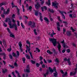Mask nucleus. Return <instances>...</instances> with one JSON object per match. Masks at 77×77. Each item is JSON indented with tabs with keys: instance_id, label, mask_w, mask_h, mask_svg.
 <instances>
[{
	"instance_id": "obj_64",
	"label": "nucleus",
	"mask_w": 77,
	"mask_h": 77,
	"mask_svg": "<svg viewBox=\"0 0 77 77\" xmlns=\"http://www.w3.org/2000/svg\"><path fill=\"white\" fill-rule=\"evenodd\" d=\"M32 24V22L31 21L29 22V25H31V24Z\"/></svg>"
},
{
	"instance_id": "obj_8",
	"label": "nucleus",
	"mask_w": 77,
	"mask_h": 77,
	"mask_svg": "<svg viewBox=\"0 0 77 77\" xmlns=\"http://www.w3.org/2000/svg\"><path fill=\"white\" fill-rule=\"evenodd\" d=\"M19 45L20 47V50L21 51H23V48H22V44H21V42H20L19 43Z\"/></svg>"
},
{
	"instance_id": "obj_40",
	"label": "nucleus",
	"mask_w": 77,
	"mask_h": 77,
	"mask_svg": "<svg viewBox=\"0 0 77 77\" xmlns=\"http://www.w3.org/2000/svg\"><path fill=\"white\" fill-rule=\"evenodd\" d=\"M21 26L22 27H23V29H24V26L23 24V23H21Z\"/></svg>"
},
{
	"instance_id": "obj_2",
	"label": "nucleus",
	"mask_w": 77,
	"mask_h": 77,
	"mask_svg": "<svg viewBox=\"0 0 77 77\" xmlns=\"http://www.w3.org/2000/svg\"><path fill=\"white\" fill-rule=\"evenodd\" d=\"M5 22H6V23L8 22V24L10 26V29H12V28H14V27H15V30H17V24H16V23H14V25H12V22L11 21V19H10V18H6L5 20Z\"/></svg>"
},
{
	"instance_id": "obj_4",
	"label": "nucleus",
	"mask_w": 77,
	"mask_h": 77,
	"mask_svg": "<svg viewBox=\"0 0 77 77\" xmlns=\"http://www.w3.org/2000/svg\"><path fill=\"white\" fill-rule=\"evenodd\" d=\"M26 49L27 50H28V52H29V53L30 54V56L32 59H33V56H32V53L30 52V48L29 47H28V46L27 45H26Z\"/></svg>"
},
{
	"instance_id": "obj_33",
	"label": "nucleus",
	"mask_w": 77,
	"mask_h": 77,
	"mask_svg": "<svg viewBox=\"0 0 77 77\" xmlns=\"http://www.w3.org/2000/svg\"><path fill=\"white\" fill-rule=\"evenodd\" d=\"M40 19L41 21H43V19H42V16H40Z\"/></svg>"
},
{
	"instance_id": "obj_45",
	"label": "nucleus",
	"mask_w": 77,
	"mask_h": 77,
	"mask_svg": "<svg viewBox=\"0 0 77 77\" xmlns=\"http://www.w3.org/2000/svg\"><path fill=\"white\" fill-rule=\"evenodd\" d=\"M57 28L58 31H60V29L59 26H57Z\"/></svg>"
},
{
	"instance_id": "obj_46",
	"label": "nucleus",
	"mask_w": 77,
	"mask_h": 77,
	"mask_svg": "<svg viewBox=\"0 0 77 77\" xmlns=\"http://www.w3.org/2000/svg\"><path fill=\"white\" fill-rule=\"evenodd\" d=\"M71 29L72 30V32H74L75 31V30L73 29L72 27H71Z\"/></svg>"
},
{
	"instance_id": "obj_19",
	"label": "nucleus",
	"mask_w": 77,
	"mask_h": 77,
	"mask_svg": "<svg viewBox=\"0 0 77 77\" xmlns=\"http://www.w3.org/2000/svg\"><path fill=\"white\" fill-rule=\"evenodd\" d=\"M10 11V9H9V8H8L7 9V11L6 12V13H4V14H8L9 13Z\"/></svg>"
},
{
	"instance_id": "obj_47",
	"label": "nucleus",
	"mask_w": 77,
	"mask_h": 77,
	"mask_svg": "<svg viewBox=\"0 0 77 77\" xmlns=\"http://www.w3.org/2000/svg\"><path fill=\"white\" fill-rule=\"evenodd\" d=\"M12 19H13V18H15V15H14V14H13V15H12Z\"/></svg>"
},
{
	"instance_id": "obj_54",
	"label": "nucleus",
	"mask_w": 77,
	"mask_h": 77,
	"mask_svg": "<svg viewBox=\"0 0 77 77\" xmlns=\"http://www.w3.org/2000/svg\"><path fill=\"white\" fill-rule=\"evenodd\" d=\"M42 68H45V64H43L42 65Z\"/></svg>"
},
{
	"instance_id": "obj_34",
	"label": "nucleus",
	"mask_w": 77,
	"mask_h": 77,
	"mask_svg": "<svg viewBox=\"0 0 77 77\" xmlns=\"http://www.w3.org/2000/svg\"><path fill=\"white\" fill-rule=\"evenodd\" d=\"M14 65L15 67H17L18 66V65H17V63H15Z\"/></svg>"
},
{
	"instance_id": "obj_14",
	"label": "nucleus",
	"mask_w": 77,
	"mask_h": 77,
	"mask_svg": "<svg viewBox=\"0 0 77 77\" xmlns=\"http://www.w3.org/2000/svg\"><path fill=\"white\" fill-rule=\"evenodd\" d=\"M3 5H6V2H3L0 4V7H2Z\"/></svg>"
},
{
	"instance_id": "obj_29",
	"label": "nucleus",
	"mask_w": 77,
	"mask_h": 77,
	"mask_svg": "<svg viewBox=\"0 0 77 77\" xmlns=\"http://www.w3.org/2000/svg\"><path fill=\"white\" fill-rule=\"evenodd\" d=\"M22 60L23 62V63H25V61H26V59L25 57H23L22 58Z\"/></svg>"
},
{
	"instance_id": "obj_52",
	"label": "nucleus",
	"mask_w": 77,
	"mask_h": 77,
	"mask_svg": "<svg viewBox=\"0 0 77 77\" xmlns=\"http://www.w3.org/2000/svg\"><path fill=\"white\" fill-rule=\"evenodd\" d=\"M66 32V29H63V33L64 34L65 33V32Z\"/></svg>"
},
{
	"instance_id": "obj_17",
	"label": "nucleus",
	"mask_w": 77,
	"mask_h": 77,
	"mask_svg": "<svg viewBox=\"0 0 77 77\" xmlns=\"http://www.w3.org/2000/svg\"><path fill=\"white\" fill-rule=\"evenodd\" d=\"M2 42L4 45V46H5V47H6V41H5V39H3Z\"/></svg>"
},
{
	"instance_id": "obj_21",
	"label": "nucleus",
	"mask_w": 77,
	"mask_h": 77,
	"mask_svg": "<svg viewBox=\"0 0 77 77\" xmlns=\"http://www.w3.org/2000/svg\"><path fill=\"white\" fill-rule=\"evenodd\" d=\"M26 57L27 59H30V57L28 55L26 54Z\"/></svg>"
},
{
	"instance_id": "obj_50",
	"label": "nucleus",
	"mask_w": 77,
	"mask_h": 77,
	"mask_svg": "<svg viewBox=\"0 0 77 77\" xmlns=\"http://www.w3.org/2000/svg\"><path fill=\"white\" fill-rule=\"evenodd\" d=\"M22 6L23 9V12H24L25 11V9H24V6H23V5H22Z\"/></svg>"
},
{
	"instance_id": "obj_57",
	"label": "nucleus",
	"mask_w": 77,
	"mask_h": 77,
	"mask_svg": "<svg viewBox=\"0 0 77 77\" xmlns=\"http://www.w3.org/2000/svg\"><path fill=\"white\" fill-rule=\"evenodd\" d=\"M48 63H51L52 61L51 60H48Z\"/></svg>"
},
{
	"instance_id": "obj_13",
	"label": "nucleus",
	"mask_w": 77,
	"mask_h": 77,
	"mask_svg": "<svg viewBox=\"0 0 77 77\" xmlns=\"http://www.w3.org/2000/svg\"><path fill=\"white\" fill-rule=\"evenodd\" d=\"M0 55L1 56H3L4 57L3 58L4 59H6V54H5V53H0Z\"/></svg>"
},
{
	"instance_id": "obj_44",
	"label": "nucleus",
	"mask_w": 77,
	"mask_h": 77,
	"mask_svg": "<svg viewBox=\"0 0 77 77\" xmlns=\"http://www.w3.org/2000/svg\"><path fill=\"white\" fill-rule=\"evenodd\" d=\"M38 11H35V15L36 16L38 15Z\"/></svg>"
},
{
	"instance_id": "obj_1",
	"label": "nucleus",
	"mask_w": 77,
	"mask_h": 77,
	"mask_svg": "<svg viewBox=\"0 0 77 77\" xmlns=\"http://www.w3.org/2000/svg\"><path fill=\"white\" fill-rule=\"evenodd\" d=\"M56 39H54V38H49V41L51 42H52L53 45L54 46H56V45L58 44V49L60 51V48H61V45H60L59 43V42H57L56 41Z\"/></svg>"
},
{
	"instance_id": "obj_3",
	"label": "nucleus",
	"mask_w": 77,
	"mask_h": 77,
	"mask_svg": "<svg viewBox=\"0 0 77 77\" xmlns=\"http://www.w3.org/2000/svg\"><path fill=\"white\" fill-rule=\"evenodd\" d=\"M49 69L50 72H53L54 71L55 72V73H54V77H57V75H58L57 72V71H56V69L55 67L54 68L53 70V69H52L51 68V67H49Z\"/></svg>"
},
{
	"instance_id": "obj_5",
	"label": "nucleus",
	"mask_w": 77,
	"mask_h": 77,
	"mask_svg": "<svg viewBox=\"0 0 77 77\" xmlns=\"http://www.w3.org/2000/svg\"><path fill=\"white\" fill-rule=\"evenodd\" d=\"M35 8L37 9H38L39 8L41 7V5L39 4V2H37V4L35 5Z\"/></svg>"
},
{
	"instance_id": "obj_61",
	"label": "nucleus",
	"mask_w": 77,
	"mask_h": 77,
	"mask_svg": "<svg viewBox=\"0 0 77 77\" xmlns=\"http://www.w3.org/2000/svg\"><path fill=\"white\" fill-rule=\"evenodd\" d=\"M36 51H38V52H39L40 50H39V49H38V48H36Z\"/></svg>"
},
{
	"instance_id": "obj_60",
	"label": "nucleus",
	"mask_w": 77,
	"mask_h": 77,
	"mask_svg": "<svg viewBox=\"0 0 77 77\" xmlns=\"http://www.w3.org/2000/svg\"><path fill=\"white\" fill-rule=\"evenodd\" d=\"M40 39H41V38L39 37H37V40H40Z\"/></svg>"
},
{
	"instance_id": "obj_48",
	"label": "nucleus",
	"mask_w": 77,
	"mask_h": 77,
	"mask_svg": "<svg viewBox=\"0 0 77 77\" xmlns=\"http://www.w3.org/2000/svg\"><path fill=\"white\" fill-rule=\"evenodd\" d=\"M26 43L27 44H28L29 45H30V42H29V41L28 40L26 41Z\"/></svg>"
},
{
	"instance_id": "obj_35",
	"label": "nucleus",
	"mask_w": 77,
	"mask_h": 77,
	"mask_svg": "<svg viewBox=\"0 0 77 77\" xmlns=\"http://www.w3.org/2000/svg\"><path fill=\"white\" fill-rule=\"evenodd\" d=\"M17 55V56H20V53H19V51H17L16 52Z\"/></svg>"
},
{
	"instance_id": "obj_12",
	"label": "nucleus",
	"mask_w": 77,
	"mask_h": 77,
	"mask_svg": "<svg viewBox=\"0 0 77 77\" xmlns=\"http://www.w3.org/2000/svg\"><path fill=\"white\" fill-rule=\"evenodd\" d=\"M26 68V72H30V69L29 68V65H28L27 66Z\"/></svg>"
},
{
	"instance_id": "obj_10",
	"label": "nucleus",
	"mask_w": 77,
	"mask_h": 77,
	"mask_svg": "<svg viewBox=\"0 0 77 77\" xmlns=\"http://www.w3.org/2000/svg\"><path fill=\"white\" fill-rule=\"evenodd\" d=\"M52 32V33L51 32H50L49 33V35H50V36H51V37H52V36H53L54 35H56V33H54V31H53V30Z\"/></svg>"
},
{
	"instance_id": "obj_53",
	"label": "nucleus",
	"mask_w": 77,
	"mask_h": 77,
	"mask_svg": "<svg viewBox=\"0 0 77 77\" xmlns=\"http://www.w3.org/2000/svg\"><path fill=\"white\" fill-rule=\"evenodd\" d=\"M34 33L35 35H37V33L36 32V29H34Z\"/></svg>"
},
{
	"instance_id": "obj_36",
	"label": "nucleus",
	"mask_w": 77,
	"mask_h": 77,
	"mask_svg": "<svg viewBox=\"0 0 77 77\" xmlns=\"http://www.w3.org/2000/svg\"><path fill=\"white\" fill-rule=\"evenodd\" d=\"M31 62L32 63V64H35V61H33V60H31Z\"/></svg>"
},
{
	"instance_id": "obj_38",
	"label": "nucleus",
	"mask_w": 77,
	"mask_h": 77,
	"mask_svg": "<svg viewBox=\"0 0 77 77\" xmlns=\"http://www.w3.org/2000/svg\"><path fill=\"white\" fill-rule=\"evenodd\" d=\"M12 54L13 56L14 57H17V55H16V54H15L14 53H13Z\"/></svg>"
},
{
	"instance_id": "obj_28",
	"label": "nucleus",
	"mask_w": 77,
	"mask_h": 77,
	"mask_svg": "<svg viewBox=\"0 0 77 77\" xmlns=\"http://www.w3.org/2000/svg\"><path fill=\"white\" fill-rule=\"evenodd\" d=\"M11 5L12 6V8H14V7H17L16 6H15L14 5V2H12L11 3Z\"/></svg>"
},
{
	"instance_id": "obj_30",
	"label": "nucleus",
	"mask_w": 77,
	"mask_h": 77,
	"mask_svg": "<svg viewBox=\"0 0 77 77\" xmlns=\"http://www.w3.org/2000/svg\"><path fill=\"white\" fill-rule=\"evenodd\" d=\"M69 60V58L68 59L66 58H65L64 59V61H68Z\"/></svg>"
},
{
	"instance_id": "obj_22",
	"label": "nucleus",
	"mask_w": 77,
	"mask_h": 77,
	"mask_svg": "<svg viewBox=\"0 0 77 77\" xmlns=\"http://www.w3.org/2000/svg\"><path fill=\"white\" fill-rule=\"evenodd\" d=\"M16 73L18 74V77H21V76H20V73L18 72V71L16 70L15 71Z\"/></svg>"
},
{
	"instance_id": "obj_11",
	"label": "nucleus",
	"mask_w": 77,
	"mask_h": 77,
	"mask_svg": "<svg viewBox=\"0 0 77 77\" xmlns=\"http://www.w3.org/2000/svg\"><path fill=\"white\" fill-rule=\"evenodd\" d=\"M62 44H63V47L64 48H68V46H67L66 45H65V44L64 43V40H63V41L61 42Z\"/></svg>"
},
{
	"instance_id": "obj_55",
	"label": "nucleus",
	"mask_w": 77,
	"mask_h": 77,
	"mask_svg": "<svg viewBox=\"0 0 77 77\" xmlns=\"http://www.w3.org/2000/svg\"><path fill=\"white\" fill-rule=\"evenodd\" d=\"M12 74L14 75V77H16V76H15V75L14 74V72H12Z\"/></svg>"
},
{
	"instance_id": "obj_20",
	"label": "nucleus",
	"mask_w": 77,
	"mask_h": 77,
	"mask_svg": "<svg viewBox=\"0 0 77 77\" xmlns=\"http://www.w3.org/2000/svg\"><path fill=\"white\" fill-rule=\"evenodd\" d=\"M12 50V48H11V46L10 45V48L7 49L8 51H9V52H10Z\"/></svg>"
},
{
	"instance_id": "obj_15",
	"label": "nucleus",
	"mask_w": 77,
	"mask_h": 77,
	"mask_svg": "<svg viewBox=\"0 0 77 77\" xmlns=\"http://www.w3.org/2000/svg\"><path fill=\"white\" fill-rule=\"evenodd\" d=\"M47 7L45 6L43 7L42 8V11H44V10H47Z\"/></svg>"
},
{
	"instance_id": "obj_32",
	"label": "nucleus",
	"mask_w": 77,
	"mask_h": 77,
	"mask_svg": "<svg viewBox=\"0 0 77 77\" xmlns=\"http://www.w3.org/2000/svg\"><path fill=\"white\" fill-rule=\"evenodd\" d=\"M67 72H66L63 75V77H64V76H66V75H67Z\"/></svg>"
},
{
	"instance_id": "obj_7",
	"label": "nucleus",
	"mask_w": 77,
	"mask_h": 77,
	"mask_svg": "<svg viewBox=\"0 0 77 77\" xmlns=\"http://www.w3.org/2000/svg\"><path fill=\"white\" fill-rule=\"evenodd\" d=\"M59 12L63 16V19L65 20V16L63 15V14H66V13L65 12L61 11H59Z\"/></svg>"
},
{
	"instance_id": "obj_59",
	"label": "nucleus",
	"mask_w": 77,
	"mask_h": 77,
	"mask_svg": "<svg viewBox=\"0 0 77 77\" xmlns=\"http://www.w3.org/2000/svg\"><path fill=\"white\" fill-rule=\"evenodd\" d=\"M32 7L31 6H30L29 8V10L31 11V9H32Z\"/></svg>"
},
{
	"instance_id": "obj_56",
	"label": "nucleus",
	"mask_w": 77,
	"mask_h": 77,
	"mask_svg": "<svg viewBox=\"0 0 77 77\" xmlns=\"http://www.w3.org/2000/svg\"><path fill=\"white\" fill-rule=\"evenodd\" d=\"M66 51L67 53H69L70 52V50L69 49H67Z\"/></svg>"
},
{
	"instance_id": "obj_9",
	"label": "nucleus",
	"mask_w": 77,
	"mask_h": 77,
	"mask_svg": "<svg viewBox=\"0 0 77 77\" xmlns=\"http://www.w3.org/2000/svg\"><path fill=\"white\" fill-rule=\"evenodd\" d=\"M58 3H55L54 2H52V6H54L55 8H57V6H58Z\"/></svg>"
},
{
	"instance_id": "obj_43",
	"label": "nucleus",
	"mask_w": 77,
	"mask_h": 77,
	"mask_svg": "<svg viewBox=\"0 0 77 77\" xmlns=\"http://www.w3.org/2000/svg\"><path fill=\"white\" fill-rule=\"evenodd\" d=\"M10 36L12 38H14V35L13 34H11L10 35Z\"/></svg>"
},
{
	"instance_id": "obj_41",
	"label": "nucleus",
	"mask_w": 77,
	"mask_h": 77,
	"mask_svg": "<svg viewBox=\"0 0 77 77\" xmlns=\"http://www.w3.org/2000/svg\"><path fill=\"white\" fill-rule=\"evenodd\" d=\"M55 60V61L56 62H57V63H59V60L57 58Z\"/></svg>"
},
{
	"instance_id": "obj_51",
	"label": "nucleus",
	"mask_w": 77,
	"mask_h": 77,
	"mask_svg": "<svg viewBox=\"0 0 77 77\" xmlns=\"http://www.w3.org/2000/svg\"><path fill=\"white\" fill-rule=\"evenodd\" d=\"M17 24L18 26H20V22L19 21L17 20Z\"/></svg>"
},
{
	"instance_id": "obj_31",
	"label": "nucleus",
	"mask_w": 77,
	"mask_h": 77,
	"mask_svg": "<svg viewBox=\"0 0 77 77\" xmlns=\"http://www.w3.org/2000/svg\"><path fill=\"white\" fill-rule=\"evenodd\" d=\"M7 31H8V32H9V33H11V31L10 30V29H9V28H7Z\"/></svg>"
},
{
	"instance_id": "obj_26",
	"label": "nucleus",
	"mask_w": 77,
	"mask_h": 77,
	"mask_svg": "<svg viewBox=\"0 0 77 77\" xmlns=\"http://www.w3.org/2000/svg\"><path fill=\"white\" fill-rule=\"evenodd\" d=\"M8 65L10 68H12V69H13V68H14V66L13 65H11L10 64H9Z\"/></svg>"
},
{
	"instance_id": "obj_6",
	"label": "nucleus",
	"mask_w": 77,
	"mask_h": 77,
	"mask_svg": "<svg viewBox=\"0 0 77 77\" xmlns=\"http://www.w3.org/2000/svg\"><path fill=\"white\" fill-rule=\"evenodd\" d=\"M76 68L75 69V72L74 73H72V72H71L70 73V75H74V74H76V72L77 71V64L76 65Z\"/></svg>"
},
{
	"instance_id": "obj_25",
	"label": "nucleus",
	"mask_w": 77,
	"mask_h": 77,
	"mask_svg": "<svg viewBox=\"0 0 77 77\" xmlns=\"http://www.w3.org/2000/svg\"><path fill=\"white\" fill-rule=\"evenodd\" d=\"M40 1L41 2V5H43L44 3V0H40Z\"/></svg>"
},
{
	"instance_id": "obj_63",
	"label": "nucleus",
	"mask_w": 77,
	"mask_h": 77,
	"mask_svg": "<svg viewBox=\"0 0 77 77\" xmlns=\"http://www.w3.org/2000/svg\"><path fill=\"white\" fill-rule=\"evenodd\" d=\"M12 22L14 23H15L16 21L14 19H12Z\"/></svg>"
},
{
	"instance_id": "obj_62",
	"label": "nucleus",
	"mask_w": 77,
	"mask_h": 77,
	"mask_svg": "<svg viewBox=\"0 0 77 77\" xmlns=\"http://www.w3.org/2000/svg\"><path fill=\"white\" fill-rule=\"evenodd\" d=\"M68 63L69 65H71V62H70V61H69V60L68 61Z\"/></svg>"
},
{
	"instance_id": "obj_58",
	"label": "nucleus",
	"mask_w": 77,
	"mask_h": 77,
	"mask_svg": "<svg viewBox=\"0 0 77 77\" xmlns=\"http://www.w3.org/2000/svg\"><path fill=\"white\" fill-rule=\"evenodd\" d=\"M9 57L10 58V59H12V55H10Z\"/></svg>"
},
{
	"instance_id": "obj_37",
	"label": "nucleus",
	"mask_w": 77,
	"mask_h": 77,
	"mask_svg": "<svg viewBox=\"0 0 77 77\" xmlns=\"http://www.w3.org/2000/svg\"><path fill=\"white\" fill-rule=\"evenodd\" d=\"M3 72L5 73V72H7V69H4L2 70Z\"/></svg>"
},
{
	"instance_id": "obj_23",
	"label": "nucleus",
	"mask_w": 77,
	"mask_h": 77,
	"mask_svg": "<svg viewBox=\"0 0 77 77\" xmlns=\"http://www.w3.org/2000/svg\"><path fill=\"white\" fill-rule=\"evenodd\" d=\"M32 24L33 25H32V26H31V27H32V28H33V27H36V26L35 25V23L33 22L32 23Z\"/></svg>"
},
{
	"instance_id": "obj_16",
	"label": "nucleus",
	"mask_w": 77,
	"mask_h": 77,
	"mask_svg": "<svg viewBox=\"0 0 77 77\" xmlns=\"http://www.w3.org/2000/svg\"><path fill=\"white\" fill-rule=\"evenodd\" d=\"M44 19L45 20V21H47V24L49 23H50V21L48 20V19L47 18L45 17L44 18Z\"/></svg>"
},
{
	"instance_id": "obj_18",
	"label": "nucleus",
	"mask_w": 77,
	"mask_h": 77,
	"mask_svg": "<svg viewBox=\"0 0 77 77\" xmlns=\"http://www.w3.org/2000/svg\"><path fill=\"white\" fill-rule=\"evenodd\" d=\"M46 4L48 6H50V0H48V2H46Z\"/></svg>"
},
{
	"instance_id": "obj_24",
	"label": "nucleus",
	"mask_w": 77,
	"mask_h": 77,
	"mask_svg": "<svg viewBox=\"0 0 77 77\" xmlns=\"http://www.w3.org/2000/svg\"><path fill=\"white\" fill-rule=\"evenodd\" d=\"M47 53H48V54H53V52L50 51L49 50H48V51H47Z\"/></svg>"
},
{
	"instance_id": "obj_42",
	"label": "nucleus",
	"mask_w": 77,
	"mask_h": 77,
	"mask_svg": "<svg viewBox=\"0 0 77 77\" xmlns=\"http://www.w3.org/2000/svg\"><path fill=\"white\" fill-rule=\"evenodd\" d=\"M3 25L4 27H7V24H6L5 23H3Z\"/></svg>"
},
{
	"instance_id": "obj_27",
	"label": "nucleus",
	"mask_w": 77,
	"mask_h": 77,
	"mask_svg": "<svg viewBox=\"0 0 77 77\" xmlns=\"http://www.w3.org/2000/svg\"><path fill=\"white\" fill-rule=\"evenodd\" d=\"M49 73V72L47 71V73L46 74H44V77H46V75Z\"/></svg>"
},
{
	"instance_id": "obj_39",
	"label": "nucleus",
	"mask_w": 77,
	"mask_h": 77,
	"mask_svg": "<svg viewBox=\"0 0 77 77\" xmlns=\"http://www.w3.org/2000/svg\"><path fill=\"white\" fill-rule=\"evenodd\" d=\"M57 26H60V23L59 22H57Z\"/></svg>"
},
{
	"instance_id": "obj_49",
	"label": "nucleus",
	"mask_w": 77,
	"mask_h": 77,
	"mask_svg": "<svg viewBox=\"0 0 77 77\" xmlns=\"http://www.w3.org/2000/svg\"><path fill=\"white\" fill-rule=\"evenodd\" d=\"M36 65L37 67H38L40 65V64L38 63H36Z\"/></svg>"
}]
</instances>
